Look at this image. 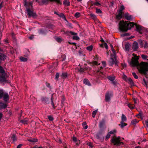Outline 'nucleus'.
Here are the masks:
<instances>
[{
    "instance_id": "0eeeda50",
    "label": "nucleus",
    "mask_w": 148,
    "mask_h": 148,
    "mask_svg": "<svg viewBox=\"0 0 148 148\" xmlns=\"http://www.w3.org/2000/svg\"><path fill=\"white\" fill-rule=\"evenodd\" d=\"M6 75L2 74L0 75V82L1 83H8L9 81L6 80Z\"/></svg>"
},
{
    "instance_id": "f257e3e1",
    "label": "nucleus",
    "mask_w": 148,
    "mask_h": 148,
    "mask_svg": "<svg viewBox=\"0 0 148 148\" xmlns=\"http://www.w3.org/2000/svg\"><path fill=\"white\" fill-rule=\"evenodd\" d=\"M139 57L136 56L132 58L130 63V65L132 67L136 66L140 73L145 74L148 71V62L147 63L142 62L139 64L138 61Z\"/></svg>"
},
{
    "instance_id": "bb28decb",
    "label": "nucleus",
    "mask_w": 148,
    "mask_h": 148,
    "mask_svg": "<svg viewBox=\"0 0 148 148\" xmlns=\"http://www.w3.org/2000/svg\"><path fill=\"white\" fill-rule=\"evenodd\" d=\"M123 122H124L121 121V124L119 125L121 129H122L124 127L127 125V124L126 123H124Z\"/></svg>"
},
{
    "instance_id": "aec40b11",
    "label": "nucleus",
    "mask_w": 148,
    "mask_h": 148,
    "mask_svg": "<svg viewBox=\"0 0 148 148\" xmlns=\"http://www.w3.org/2000/svg\"><path fill=\"white\" fill-rule=\"evenodd\" d=\"M105 121L104 119H102L99 123V126L100 128L102 127L105 124Z\"/></svg>"
},
{
    "instance_id": "cd10ccee",
    "label": "nucleus",
    "mask_w": 148,
    "mask_h": 148,
    "mask_svg": "<svg viewBox=\"0 0 148 148\" xmlns=\"http://www.w3.org/2000/svg\"><path fill=\"white\" fill-rule=\"evenodd\" d=\"M108 78L111 81H113L115 79V77L114 76H109L108 77Z\"/></svg>"
},
{
    "instance_id": "f3484780",
    "label": "nucleus",
    "mask_w": 148,
    "mask_h": 148,
    "mask_svg": "<svg viewBox=\"0 0 148 148\" xmlns=\"http://www.w3.org/2000/svg\"><path fill=\"white\" fill-rule=\"evenodd\" d=\"M11 138L12 139L13 142L17 140V138L16 137L15 134H13L11 135Z\"/></svg>"
},
{
    "instance_id": "f03ea898",
    "label": "nucleus",
    "mask_w": 148,
    "mask_h": 148,
    "mask_svg": "<svg viewBox=\"0 0 148 148\" xmlns=\"http://www.w3.org/2000/svg\"><path fill=\"white\" fill-rule=\"evenodd\" d=\"M135 24L134 23L124 22L123 20L120 22L119 24V29L122 32H126L128 29L134 27Z\"/></svg>"
},
{
    "instance_id": "680f3d73",
    "label": "nucleus",
    "mask_w": 148,
    "mask_h": 148,
    "mask_svg": "<svg viewBox=\"0 0 148 148\" xmlns=\"http://www.w3.org/2000/svg\"><path fill=\"white\" fill-rule=\"evenodd\" d=\"M110 60H111L110 62H112L111 63V64H113L114 63V59H112V58H111Z\"/></svg>"
},
{
    "instance_id": "7c9ffc66",
    "label": "nucleus",
    "mask_w": 148,
    "mask_h": 148,
    "mask_svg": "<svg viewBox=\"0 0 148 148\" xmlns=\"http://www.w3.org/2000/svg\"><path fill=\"white\" fill-rule=\"evenodd\" d=\"M86 122H84L82 123V125L84 129H86L88 128V126L86 125Z\"/></svg>"
},
{
    "instance_id": "2f4dec72",
    "label": "nucleus",
    "mask_w": 148,
    "mask_h": 148,
    "mask_svg": "<svg viewBox=\"0 0 148 148\" xmlns=\"http://www.w3.org/2000/svg\"><path fill=\"white\" fill-rule=\"evenodd\" d=\"M139 121L136 119H134L132 120L131 122L132 124L133 125L136 124V123L138 122Z\"/></svg>"
},
{
    "instance_id": "49530a36",
    "label": "nucleus",
    "mask_w": 148,
    "mask_h": 148,
    "mask_svg": "<svg viewBox=\"0 0 148 148\" xmlns=\"http://www.w3.org/2000/svg\"><path fill=\"white\" fill-rule=\"evenodd\" d=\"M87 145H88L91 148H92L93 147V144L92 143L89 142L87 143Z\"/></svg>"
},
{
    "instance_id": "09e8293b",
    "label": "nucleus",
    "mask_w": 148,
    "mask_h": 148,
    "mask_svg": "<svg viewBox=\"0 0 148 148\" xmlns=\"http://www.w3.org/2000/svg\"><path fill=\"white\" fill-rule=\"evenodd\" d=\"M48 118L51 121H52L53 120V118L52 116H48Z\"/></svg>"
},
{
    "instance_id": "5fc2aeb1",
    "label": "nucleus",
    "mask_w": 148,
    "mask_h": 148,
    "mask_svg": "<svg viewBox=\"0 0 148 148\" xmlns=\"http://www.w3.org/2000/svg\"><path fill=\"white\" fill-rule=\"evenodd\" d=\"M73 140L74 142H76L77 141V138L74 136L73 137Z\"/></svg>"
},
{
    "instance_id": "e433bc0d",
    "label": "nucleus",
    "mask_w": 148,
    "mask_h": 148,
    "mask_svg": "<svg viewBox=\"0 0 148 148\" xmlns=\"http://www.w3.org/2000/svg\"><path fill=\"white\" fill-rule=\"evenodd\" d=\"M141 56L142 58L143 59V60H145L147 59V60H148L147 59V58H148V56L145 55H141Z\"/></svg>"
},
{
    "instance_id": "8fccbe9b",
    "label": "nucleus",
    "mask_w": 148,
    "mask_h": 148,
    "mask_svg": "<svg viewBox=\"0 0 148 148\" xmlns=\"http://www.w3.org/2000/svg\"><path fill=\"white\" fill-rule=\"evenodd\" d=\"M132 75L135 78L137 79L138 78V76L136 75V73L135 72H133L132 73Z\"/></svg>"
},
{
    "instance_id": "dca6fc26",
    "label": "nucleus",
    "mask_w": 148,
    "mask_h": 148,
    "mask_svg": "<svg viewBox=\"0 0 148 148\" xmlns=\"http://www.w3.org/2000/svg\"><path fill=\"white\" fill-rule=\"evenodd\" d=\"M63 4L65 6H70V3L69 0H64L63 2Z\"/></svg>"
},
{
    "instance_id": "393cba45",
    "label": "nucleus",
    "mask_w": 148,
    "mask_h": 148,
    "mask_svg": "<svg viewBox=\"0 0 148 148\" xmlns=\"http://www.w3.org/2000/svg\"><path fill=\"white\" fill-rule=\"evenodd\" d=\"M127 118L126 116L123 114H122L121 120L122 122H125L126 121Z\"/></svg>"
},
{
    "instance_id": "603ef678",
    "label": "nucleus",
    "mask_w": 148,
    "mask_h": 148,
    "mask_svg": "<svg viewBox=\"0 0 148 148\" xmlns=\"http://www.w3.org/2000/svg\"><path fill=\"white\" fill-rule=\"evenodd\" d=\"M110 135L109 134H108L106 137V140H108L110 137Z\"/></svg>"
},
{
    "instance_id": "412c9836",
    "label": "nucleus",
    "mask_w": 148,
    "mask_h": 148,
    "mask_svg": "<svg viewBox=\"0 0 148 148\" xmlns=\"http://www.w3.org/2000/svg\"><path fill=\"white\" fill-rule=\"evenodd\" d=\"M6 56L2 53H0V60H4L6 59Z\"/></svg>"
},
{
    "instance_id": "de8ad7c7",
    "label": "nucleus",
    "mask_w": 148,
    "mask_h": 148,
    "mask_svg": "<svg viewBox=\"0 0 148 148\" xmlns=\"http://www.w3.org/2000/svg\"><path fill=\"white\" fill-rule=\"evenodd\" d=\"M56 40L58 42H61L62 40V39L59 37L56 38Z\"/></svg>"
},
{
    "instance_id": "58836bf2",
    "label": "nucleus",
    "mask_w": 148,
    "mask_h": 148,
    "mask_svg": "<svg viewBox=\"0 0 148 148\" xmlns=\"http://www.w3.org/2000/svg\"><path fill=\"white\" fill-rule=\"evenodd\" d=\"M96 13L97 14H102V12L100 9L96 8Z\"/></svg>"
},
{
    "instance_id": "c03bdc74",
    "label": "nucleus",
    "mask_w": 148,
    "mask_h": 148,
    "mask_svg": "<svg viewBox=\"0 0 148 148\" xmlns=\"http://www.w3.org/2000/svg\"><path fill=\"white\" fill-rule=\"evenodd\" d=\"M125 48L127 51H129V45L128 44H126L125 46Z\"/></svg>"
},
{
    "instance_id": "4468645a",
    "label": "nucleus",
    "mask_w": 148,
    "mask_h": 148,
    "mask_svg": "<svg viewBox=\"0 0 148 148\" xmlns=\"http://www.w3.org/2000/svg\"><path fill=\"white\" fill-rule=\"evenodd\" d=\"M27 141L31 143H36L38 141V140L36 138H31L27 139Z\"/></svg>"
},
{
    "instance_id": "9d476101",
    "label": "nucleus",
    "mask_w": 148,
    "mask_h": 148,
    "mask_svg": "<svg viewBox=\"0 0 148 148\" xmlns=\"http://www.w3.org/2000/svg\"><path fill=\"white\" fill-rule=\"evenodd\" d=\"M102 65L103 66H100V69H98L97 71L98 72H99L100 73L102 74L103 73L100 70H101V69H102L103 68V67H105L106 66V62L105 61H103L102 62Z\"/></svg>"
},
{
    "instance_id": "f704fd0d",
    "label": "nucleus",
    "mask_w": 148,
    "mask_h": 148,
    "mask_svg": "<svg viewBox=\"0 0 148 148\" xmlns=\"http://www.w3.org/2000/svg\"><path fill=\"white\" fill-rule=\"evenodd\" d=\"M97 112V110H96L93 111L92 113V116L93 118H94Z\"/></svg>"
},
{
    "instance_id": "6e6d98bb",
    "label": "nucleus",
    "mask_w": 148,
    "mask_h": 148,
    "mask_svg": "<svg viewBox=\"0 0 148 148\" xmlns=\"http://www.w3.org/2000/svg\"><path fill=\"white\" fill-rule=\"evenodd\" d=\"M116 132V131L115 130H113V131H110L109 133V134H110H110H114V133H115Z\"/></svg>"
},
{
    "instance_id": "72a5a7b5",
    "label": "nucleus",
    "mask_w": 148,
    "mask_h": 148,
    "mask_svg": "<svg viewBox=\"0 0 148 148\" xmlns=\"http://www.w3.org/2000/svg\"><path fill=\"white\" fill-rule=\"evenodd\" d=\"M136 27L137 31L139 32L141 31V28L140 26L136 25Z\"/></svg>"
},
{
    "instance_id": "13d9d810",
    "label": "nucleus",
    "mask_w": 148,
    "mask_h": 148,
    "mask_svg": "<svg viewBox=\"0 0 148 148\" xmlns=\"http://www.w3.org/2000/svg\"><path fill=\"white\" fill-rule=\"evenodd\" d=\"M93 4L94 5H97V6H99V5H101L100 3L98 2H95V3H94Z\"/></svg>"
},
{
    "instance_id": "c9c22d12",
    "label": "nucleus",
    "mask_w": 148,
    "mask_h": 148,
    "mask_svg": "<svg viewBox=\"0 0 148 148\" xmlns=\"http://www.w3.org/2000/svg\"><path fill=\"white\" fill-rule=\"evenodd\" d=\"M125 9V7L123 5H121L120 7L119 12H123L122 11L123 10H124Z\"/></svg>"
},
{
    "instance_id": "f8f14e48",
    "label": "nucleus",
    "mask_w": 148,
    "mask_h": 148,
    "mask_svg": "<svg viewBox=\"0 0 148 148\" xmlns=\"http://www.w3.org/2000/svg\"><path fill=\"white\" fill-rule=\"evenodd\" d=\"M124 16L125 18L128 20H130L132 18V16L130 15L128 13L125 14Z\"/></svg>"
},
{
    "instance_id": "79ce46f5",
    "label": "nucleus",
    "mask_w": 148,
    "mask_h": 148,
    "mask_svg": "<svg viewBox=\"0 0 148 148\" xmlns=\"http://www.w3.org/2000/svg\"><path fill=\"white\" fill-rule=\"evenodd\" d=\"M20 60L21 61L23 62H26L27 60V58L23 57H21L20 58Z\"/></svg>"
},
{
    "instance_id": "ea45409f",
    "label": "nucleus",
    "mask_w": 148,
    "mask_h": 148,
    "mask_svg": "<svg viewBox=\"0 0 148 148\" xmlns=\"http://www.w3.org/2000/svg\"><path fill=\"white\" fill-rule=\"evenodd\" d=\"M4 93L3 90L0 89V99H1L3 97V95Z\"/></svg>"
},
{
    "instance_id": "37998d69",
    "label": "nucleus",
    "mask_w": 148,
    "mask_h": 148,
    "mask_svg": "<svg viewBox=\"0 0 148 148\" xmlns=\"http://www.w3.org/2000/svg\"><path fill=\"white\" fill-rule=\"evenodd\" d=\"M80 15V14L79 12H77L75 14V16L76 18L79 17Z\"/></svg>"
},
{
    "instance_id": "1a4fd4ad",
    "label": "nucleus",
    "mask_w": 148,
    "mask_h": 148,
    "mask_svg": "<svg viewBox=\"0 0 148 148\" xmlns=\"http://www.w3.org/2000/svg\"><path fill=\"white\" fill-rule=\"evenodd\" d=\"M112 96L111 94H110L109 92L106 93L105 96V100L106 101H110V97Z\"/></svg>"
},
{
    "instance_id": "052dcab7",
    "label": "nucleus",
    "mask_w": 148,
    "mask_h": 148,
    "mask_svg": "<svg viewBox=\"0 0 148 148\" xmlns=\"http://www.w3.org/2000/svg\"><path fill=\"white\" fill-rule=\"evenodd\" d=\"M51 104L52 106L53 109H55V107L54 104L53 102V101H51Z\"/></svg>"
},
{
    "instance_id": "c85d7f7f",
    "label": "nucleus",
    "mask_w": 148,
    "mask_h": 148,
    "mask_svg": "<svg viewBox=\"0 0 148 148\" xmlns=\"http://www.w3.org/2000/svg\"><path fill=\"white\" fill-rule=\"evenodd\" d=\"M90 15L92 18L94 20L96 19L97 17L95 14H90Z\"/></svg>"
},
{
    "instance_id": "864d4df0",
    "label": "nucleus",
    "mask_w": 148,
    "mask_h": 148,
    "mask_svg": "<svg viewBox=\"0 0 148 148\" xmlns=\"http://www.w3.org/2000/svg\"><path fill=\"white\" fill-rule=\"evenodd\" d=\"M139 43L140 45V47H143V42L142 41V40H139Z\"/></svg>"
},
{
    "instance_id": "423d86ee",
    "label": "nucleus",
    "mask_w": 148,
    "mask_h": 148,
    "mask_svg": "<svg viewBox=\"0 0 148 148\" xmlns=\"http://www.w3.org/2000/svg\"><path fill=\"white\" fill-rule=\"evenodd\" d=\"M49 1L51 2H55L57 4H62V3L60 0H42V2L43 4H47Z\"/></svg>"
},
{
    "instance_id": "0e129e2a",
    "label": "nucleus",
    "mask_w": 148,
    "mask_h": 148,
    "mask_svg": "<svg viewBox=\"0 0 148 148\" xmlns=\"http://www.w3.org/2000/svg\"><path fill=\"white\" fill-rule=\"evenodd\" d=\"M122 66L124 68L126 67V65L125 63H122L121 64Z\"/></svg>"
},
{
    "instance_id": "6ab92c4d",
    "label": "nucleus",
    "mask_w": 148,
    "mask_h": 148,
    "mask_svg": "<svg viewBox=\"0 0 148 148\" xmlns=\"http://www.w3.org/2000/svg\"><path fill=\"white\" fill-rule=\"evenodd\" d=\"M0 73L2 74L6 75V74L5 72V71L4 70L3 68L0 65Z\"/></svg>"
},
{
    "instance_id": "5701e85b",
    "label": "nucleus",
    "mask_w": 148,
    "mask_h": 148,
    "mask_svg": "<svg viewBox=\"0 0 148 148\" xmlns=\"http://www.w3.org/2000/svg\"><path fill=\"white\" fill-rule=\"evenodd\" d=\"M20 122L23 124H27L28 123V121L27 119H25L20 121Z\"/></svg>"
},
{
    "instance_id": "6e6552de",
    "label": "nucleus",
    "mask_w": 148,
    "mask_h": 148,
    "mask_svg": "<svg viewBox=\"0 0 148 148\" xmlns=\"http://www.w3.org/2000/svg\"><path fill=\"white\" fill-rule=\"evenodd\" d=\"M125 79L126 82H127L132 86H133L134 85V83L133 81L131 78H127L126 76H125Z\"/></svg>"
},
{
    "instance_id": "20e7f679",
    "label": "nucleus",
    "mask_w": 148,
    "mask_h": 148,
    "mask_svg": "<svg viewBox=\"0 0 148 148\" xmlns=\"http://www.w3.org/2000/svg\"><path fill=\"white\" fill-rule=\"evenodd\" d=\"M120 139V137L118 136L117 137L115 135H114L111 140V143L113 144L114 145H116L117 146L123 145V143L121 142Z\"/></svg>"
},
{
    "instance_id": "39448f33",
    "label": "nucleus",
    "mask_w": 148,
    "mask_h": 148,
    "mask_svg": "<svg viewBox=\"0 0 148 148\" xmlns=\"http://www.w3.org/2000/svg\"><path fill=\"white\" fill-rule=\"evenodd\" d=\"M62 32H64V34H66L68 36H69L70 34L72 35H74V36L73 37V40H78L79 39V37L77 36V33H75L72 31L65 32L64 31H62Z\"/></svg>"
},
{
    "instance_id": "a211bd4d",
    "label": "nucleus",
    "mask_w": 148,
    "mask_h": 148,
    "mask_svg": "<svg viewBox=\"0 0 148 148\" xmlns=\"http://www.w3.org/2000/svg\"><path fill=\"white\" fill-rule=\"evenodd\" d=\"M7 106V105L5 103H4L2 102L0 103V109H2L3 108H5Z\"/></svg>"
},
{
    "instance_id": "338daca9",
    "label": "nucleus",
    "mask_w": 148,
    "mask_h": 148,
    "mask_svg": "<svg viewBox=\"0 0 148 148\" xmlns=\"http://www.w3.org/2000/svg\"><path fill=\"white\" fill-rule=\"evenodd\" d=\"M23 146V144H20L18 145L16 148H21V147Z\"/></svg>"
},
{
    "instance_id": "a18cd8bd",
    "label": "nucleus",
    "mask_w": 148,
    "mask_h": 148,
    "mask_svg": "<svg viewBox=\"0 0 148 148\" xmlns=\"http://www.w3.org/2000/svg\"><path fill=\"white\" fill-rule=\"evenodd\" d=\"M59 77V73H57L56 74L55 76V79L57 80H58V78Z\"/></svg>"
},
{
    "instance_id": "473e14b6",
    "label": "nucleus",
    "mask_w": 148,
    "mask_h": 148,
    "mask_svg": "<svg viewBox=\"0 0 148 148\" xmlns=\"http://www.w3.org/2000/svg\"><path fill=\"white\" fill-rule=\"evenodd\" d=\"M93 47L92 45H91L90 46H89L88 47H86V49L88 51H91L93 49Z\"/></svg>"
},
{
    "instance_id": "e2e57ef3",
    "label": "nucleus",
    "mask_w": 148,
    "mask_h": 148,
    "mask_svg": "<svg viewBox=\"0 0 148 148\" xmlns=\"http://www.w3.org/2000/svg\"><path fill=\"white\" fill-rule=\"evenodd\" d=\"M104 47L106 49H107L108 48V46L106 43H105L104 44L103 47Z\"/></svg>"
},
{
    "instance_id": "4d7b16f0",
    "label": "nucleus",
    "mask_w": 148,
    "mask_h": 148,
    "mask_svg": "<svg viewBox=\"0 0 148 148\" xmlns=\"http://www.w3.org/2000/svg\"><path fill=\"white\" fill-rule=\"evenodd\" d=\"M48 100V99H47V97H43L42 98V101H45L47 100Z\"/></svg>"
},
{
    "instance_id": "7ed1b4c3",
    "label": "nucleus",
    "mask_w": 148,
    "mask_h": 148,
    "mask_svg": "<svg viewBox=\"0 0 148 148\" xmlns=\"http://www.w3.org/2000/svg\"><path fill=\"white\" fill-rule=\"evenodd\" d=\"M25 5L26 6V11L27 12L28 16V17H32L34 18H36L37 17V15L36 13L34 12L33 10V7L32 3L31 2L28 3L27 5L25 3Z\"/></svg>"
},
{
    "instance_id": "3c124183",
    "label": "nucleus",
    "mask_w": 148,
    "mask_h": 148,
    "mask_svg": "<svg viewBox=\"0 0 148 148\" xmlns=\"http://www.w3.org/2000/svg\"><path fill=\"white\" fill-rule=\"evenodd\" d=\"M144 47L145 48H148V44L147 42H145Z\"/></svg>"
},
{
    "instance_id": "ddd939ff",
    "label": "nucleus",
    "mask_w": 148,
    "mask_h": 148,
    "mask_svg": "<svg viewBox=\"0 0 148 148\" xmlns=\"http://www.w3.org/2000/svg\"><path fill=\"white\" fill-rule=\"evenodd\" d=\"M68 73L67 72H63L61 75V78L62 79H65L67 78Z\"/></svg>"
},
{
    "instance_id": "4be33fe9",
    "label": "nucleus",
    "mask_w": 148,
    "mask_h": 148,
    "mask_svg": "<svg viewBox=\"0 0 148 148\" xmlns=\"http://www.w3.org/2000/svg\"><path fill=\"white\" fill-rule=\"evenodd\" d=\"M122 17V12H119L118 14L116 15V18L118 19H120Z\"/></svg>"
},
{
    "instance_id": "774afa93",
    "label": "nucleus",
    "mask_w": 148,
    "mask_h": 148,
    "mask_svg": "<svg viewBox=\"0 0 148 148\" xmlns=\"http://www.w3.org/2000/svg\"><path fill=\"white\" fill-rule=\"evenodd\" d=\"M43 31L42 30H40L39 31V33L40 34H42L43 33Z\"/></svg>"
},
{
    "instance_id": "69168bd1",
    "label": "nucleus",
    "mask_w": 148,
    "mask_h": 148,
    "mask_svg": "<svg viewBox=\"0 0 148 148\" xmlns=\"http://www.w3.org/2000/svg\"><path fill=\"white\" fill-rule=\"evenodd\" d=\"M145 123L146 126L148 127V119L145 121Z\"/></svg>"
},
{
    "instance_id": "c756f323",
    "label": "nucleus",
    "mask_w": 148,
    "mask_h": 148,
    "mask_svg": "<svg viewBox=\"0 0 148 148\" xmlns=\"http://www.w3.org/2000/svg\"><path fill=\"white\" fill-rule=\"evenodd\" d=\"M87 69V68H85L83 69L81 67L80 68V69H78V71L80 72H83L85 70H86Z\"/></svg>"
},
{
    "instance_id": "b1692460",
    "label": "nucleus",
    "mask_w": 148,
    "mask_h": 148,
    "mask_svg": "<svg viewBox=\"0 0 148 148\" xmlns=\"http://www.w3.org/2000/svg\"><path fill=\"white\" fill-rule=\"evenodd\" d=\"M84 84L89 86L90 85V84L89 81L87 79H84Z\"/></svg>"
},
{
    "instance_id": "9b49d317",
    "label": "nucleus",
    "mask_w": 148,
    "mask_h": 148,
    "mask_svg": "<svg viewBox=\"0 0 148 148\" xmlns=\"http://www.w3.org/2000/svg\"><path fill=\"white\" fill-rule=\"evenodd\" d=\"M138 48V44L136 42H134L133 44L132 48L134 51H136Z\"/></svg>"
},
{
    "instance_id": "bf43d9fd",
    "label": "nucleus",
    "mask_w": 148,
    "mask_h": 148,
    "mask_svg": "<svg viewBox=\"0 0 148 148\" xmlns=\"http://www.w3.org/2000/svg\"><path fill=\"white\" fill-rule=\"evenodd\" d=\"M129 35H130V34L128 33H125V34H123L121 35V36H129Z\"/></svg>"
},
{
    "instance_id": "a19ab883",
    "label": "nucleus",
    "mask_w": 148,
    "mask_h": 148,
    "mask_svg": "<svg viewBox=\"0 0 148 148\" xmlns=\"http://www.w3.org/2000/svg\"><path fill=\"white\" fill-rule=\"evenodd\" d=\"M127 106L129 108L131 109H133L134 108V106L132 104H129L127 105Z\"/></svg>"
},
{
    "instance_id": "a878e982",
    "label": "nucleus",
    "mask_w": 148,
    "mask_h": 148,
    "mask_svg": "<svg viewBox=\"0 0 148 148\" xmlns=\"http://www.w3.org/2000/svg\"><path fill=\"white\" fill-rule=\"evenodd\" d=\"M58 16H59L60 17L62 18L64 20L67 21L65 16L63 13H61L58 15Z\"/></svg>"
},
{
    "instance_id": "2eb2a0df",
    "label": "nucleus",
    "mask_w": 148,
    "mask_h": 148,
    "mask_svg": "<svg viewBox=\"0 0 148 148\" xmlns=\"http://www.w3.org/2000/svg\"><path fill=\"white\" fill-rule=\"evenodd\" d=\"M5 101H7V100L9 98V95L6 92H4L3 95V97Z\"/></svg>"
},
{
    "instance_id": "4c0bfd02",
    "label": "nucleus",
    "mask_w": 148,
    "mask_h": 148,
    "mask_svg": "<svg viewBox=\"0 0 148 148\" xmlns=\"http://www.w3.org/2000/svg\"><path fill=\"white\" fill-rule=\"evenodd\" d=\"M110 46L111 48L112 51L113 53L114 54V55H115L116 53L115 50L114 49L112 45H110Z\"/></svg>"
}]
</instances>
